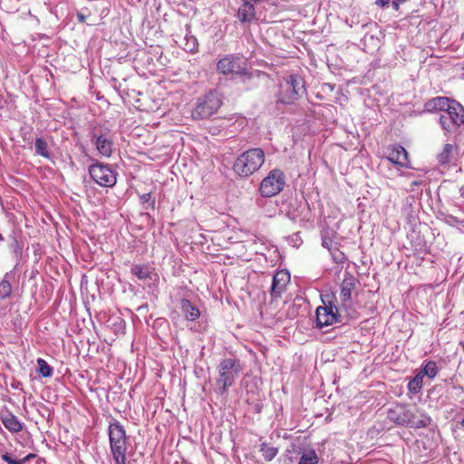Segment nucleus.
Returning a JSON list of instances; mask_svg holds the SVG:
<instances>
[{"mask_svg": "<svg viewBox=\"0 0 464 464\" xmlns=\"http://www.w3.org/2000/svg\"><path fill=\"white\" fill-rule=\"evenodd\" d=\"M387 160L402 168H409L408 152L400 144L391 145L387 149Z\"/></svg>", "mask_w": 464, "mask_h": 464, "instance_id": "14", "label": "nucleus"}, {"mask_svg": "<svg viewBox=\"0 0 464 464\" xmlns=\"http://www.w3.org/2000/svg\"><path fill=\"white\" fill-rule=\"evenodd\" d=\"M420 373L423 374V377L435 378L438 373L437 363L434 361L424 362Z\"/></svg>", "mask_w": 464, "mask_h": 464, "instance_id": "21", "label": "nucleus"}, {"mask_svg": "<svg viewBox=\"0 0 464 464\" xmlns=\"http://www.w3.org/2000/svg\"><path fill=\"white\" fill-rule=\"evenodd\" d=\"M110 449L115 464H126L127 435L120 421L113 420L108 428Z\"/></svg>", "mask_w": 464, "mask_h": 464, "instance_id": "3", "label": "nucleus"}, {"mask_svg": "<svg viewBox=\"0 0 464 464\" xmlns=\"http://www.w3.org/2000/svg\"><path fill=\"white\" fill-rule=\"evenodd\" d=\"M375 4L380 7H387L390 4V0H376Z\"/></svg>", "mask_w": 464, "mask_h": 464, "instance_id": "35", "label": "nucleus"}, {"mask_svg": "<svg viewBox=\"0 0 464 464\" xmlns=\"http://www.w3.org/2000/svg\"><path fill=\"white\" fill-rule=\"evenodd\" d=\"M265 162V153L260 148H253L241 153L236 160L233 169L240 177L246 178L257 171Z\"/></svg>", "mask_w": 464, "mask_h": 464, "instance_id": "4", "label": "nucleus"}, {"mask_svg": "<svg viewBox=\"0 0 464 464\" xmlns=\"http://www.w3.org/2000/svg\"><path fill=\"white\" fill-rule=\"evenodd\" d=\"M34 457L33 454H28L24 459H20V461H23V464H25L30 459Z\"/></svg>", "mask_w": 464, "mask_h": 464, "instance_id": "39", "label": "nucleus"}, {"mask_svg": "<svg viewBox=\"0 0 464 464\" xmlns=\"http://www.w3.org/2000/svg\"><path fill=\"white\" fill-rule=\"evenodd\" d=\"M37 365H38V372L43 377H51L53 373V369L51 367L47 362L42 358L37 359Z\"/></svg>", "mask_w": 464, "mask_h": 464, "instance_id": "27", "label": "nucleus"}, {"mask_svg": "<svg viewBox=\"0 0 464 464\" xmlns=\"http://www.w3.org/2000/svg\"><path fill=\"white\" fill-rule=\"evenodd\" d=\"M4 426L11 432H19L23 430L22 422L12 413H7L2 418Z\"/></svg>", "mask_w": 464, "mask_h": 464, "instance_id": "20", "label": "nucleus"}, {"mask_svg": "<svg viewBox=\"0 0 464 464\" xmlns=\"http://www.w3.org/2000/svg\"><path fill=\"white\" fill-rule=\"evenodd\" d=\"M140 198L143 204L150 203V206L151 207V208H154V204H155L154 200H152L150 202L151 193H144V194L140 195Z\"/></svg>", "mask_w": 464, "mask_h": 464, "instance_id": "32", "label": "nucleus"}, {"mask_svg": "<svg viewBox=\"0 0 464 464\" xmlns=\"http://www.w3.org/2000/svg\"><path fill=\"white\" fill-rule=\"evenodd\" d=\"M453 101L448 97L438 96L428 101L425 103V108L429 111H440L442 113L451 105Z\"/></svg>", "mask_w": 464, "mask_h": 464, "instance_id": "18", "label": "nucleus"}, {"mask_svg": "<svg viewBox=\"0 0 464 464\" xmlns=\"http://www.w3.org/2000/svg\"><path fill=\"white\" fill-rule=\"evenodd\" d=\"M423 383V374L418 373L416 374L408 383V389L409 391L413 393L417 394L420 392L422 388Z\"/></svg>", "mask_w": 464, "mask_h": 464, "instance_id": "24", "label": "nucleus"}, {"mask_svg": "<svg viewBox=\"0 0 464 464\" xmlns=\"http://www.w3.org/2000/svg\"><path fill=\"white\" fill-rule=\"evenodd\" d=\"M11 274L6 273L0 282V299H5L12 294V285L9 281Z\"/></svg>", "mask_w": 464, "mask_h": 464, "instance_id": "22", "label": "nucleus"}, {"mask_svg": "<svg viewBox=\"0 0 464 464\" xmlns=\"http://www.w3.org/2000/svg\"><path fill=\"white\" fill-rule=\"evenodd\" d=\"M222 104L220 95L216 91H210L198 98L197 105L192 111L195 120L207 119L215 114Z\"/></svg>", "mask_w": 464, "mask_h": 464, "instance_id": "8", "label": "nucleus"}, {"mask_svg": "<svg viewBox=\"0 0 464 464\" xmlns=\"http://www.w3.org/2000/svg\"><path fill=\"white\" fill-rule=\"evenodd\" d=\"M77 19L80 23H84L86 21V16L82 13H78Z\"/></svg>", "mask_w": 464, "mask_h": 464, "instance_id": "38", "label": "nucleus"}, {"mask_svg": "<svg viewBox=\"0 0 464 464\" xmlns=\"http://www.w3.org/2000/svg\"><path fill=\"white\" fill-rule=\"evenodd\" d=\"M89 174L101 187L111 188L117 182L116 171L108 164L96 161L89 166Z\"/></svg>", "mask_w": 464, "mask_h": 464, "instance_id": "11", "label": "nucleus"}, {"mask_svg": "<svg viewBox=\"0 0 464 464\" xmlns=\"http://www.w3.org/2000/svg\"><path fill=\"white\" fill-rule=\"evenodd\" d=\"M243 4L237 10V18L241 23H250L256 17L255 6L253 1H242Z\"/></svg>", "mask_w": 464, "mask_h": 464, "instance_id": "17", "label": "nucleus"}, {"mask_svg": "<svg viewBox=\"0 0 464 464\" xmlns=\"http://www.w3.org/2000/svg\"><path fill=\"white\" fill-rule=\"evenodd\" d=\"M322 245L323 246L326 247L329 251H332V249L334 247H335L334 246V242L333 240L330 238V237H324L323 239H322Z\"/></svg>", "mask_w": 464, "mask_h": 464, "instance_id": "33", "label": "nucleus"}, {"mask_svg": "<svg viewBox=\"0 0 464 464\" xmlns=\"http://www.w3.org/2000/svg\"><path fill=\"white\" fill-rule=\"evenodd\" d=\"M456 151H457L456 145L450 144V143H446L443 146L442 150L440 153H438V155H437L438 162L440 165H448L453 160Z\"/></svg>", "mask_w": 464, "mask_h": 464, "instance_id": "19", "label": "nucleus"}, {"mask_svg": "<svg viewBox=\"0 0 464 464\" xmlns=\"http://www.w3.org/2000/svg\"><path fill=\"white\" fill-rule=\"evenodd\" d=\"M90 140L97 151L103 157L110 158L112 154L113 133L103 123L92 124L89 131Z\"/></svg>", "mask_w": 464, "mask_h": 464, "instance_id": "6", "label": "nucleus"}, {"mask_svg": "<svg viewBox=\"0 0 464 464\" xmlns=\"http://www.w3.org/2000/svg\"><path fill=\"white\" fill-rule=\"evenodd\" d=\"M287 217L293 221H297L301 217V213L298 211V209L293 211L289 210L287 211Z\"/></svg>", "mask_w": 464, "mask_h": 464, "instance_id": "34", "label": "nucleus"}, {"mask_svg": "<svg viewBox=\"0 0 464 464\" xmlns=\"http://www.w3.org/2000/svg\"><path fill=\"white\" fill-rule=\"evenodd\" d=\"M4 240L2 235L0 234V241Z\"/></svg>", "mask_w": 464, "mask_h": 464, "instance_id": "44", "label": "nucleus"}, {"mask_svg": "<svg viewBox=\"0 0 464 464\" xmlns=\"http://www.w3.org/2000/svg\"><path fill=\"white\" fill-rule=\"evenodd\" d=\"M260 451L264 459L267 461L272 460L278 453L277 448L270 446L267 443L261 444Z\"/></svg>", "mask_w": 464, "mask_h": 464, "instance_id": "25", "label": "nucleus"}, {"mask_svg": "<svg viewBox=\"0 0 464 464\" xmlns=\"http://www.w3.org/2000/svg\"><path fill=\"white\" fill-rule=\"evenodd\" d=\"M1 459L7 464H23V461H20V459H13L9 453L3 454Z\"/></svg>", "mask_w": 464, "mask_h": 464, "instance_id": "31", "label": "nucleus"}, {"mask_svg": "<svg viewBox=\"0 0 464 464\" xmlns=\"http://www.w3.org/2000/svg\"><path fill=\"white\" fill-rule=\"evenodd\" d=\"M305 93L304 81L297 74L284 77L279 82L278 102L292 104Z\"/></svg>", "mask_w": 464, "mask_h": 464, "instance_id": "5", "label": "nucleus"}, {"mask_svg": "<svg viewBox=\"0 0 464 464\" xmlns=\"http://www.w3.org/2000/svg\"><path fill=\"white\" fill-rule=\"evenodd\" d=\"M389 418L399 425L413 429L428 427L431 419L415 405H400L389 412Z\"/></svg>", "mask_w": 464, "mask_h": 464, "instance_id": "1", "label": "nucleus"}, {"mask_svg": "<svg viewBox=\"0 0 464 464\" xmlns=\"http://www.w3.org/2000/svg\"><path fill=\"white\" fill-rule=\"evenodd\" d=\"M179 309L187 322H195L201 315L199 308L187 298L180 299Z\"/></svg>", "mask_w": 464, "mask_h": 464, "instance_id": "16", "label": "nucleus"}, {"mask_svg": "<svg viewBox=\"0 0 464 464\" xmlns=\"http://www.w3.org/2000/svg\"><path fill=\"white\" fill-rule=\"evenodd\" d=\"M218 376L217 378V392L220 395L227 392V390L233 386L242 371L241 363L238 359L228 357L220 361L218 367Z\"/></svg>", "mask_w": 464, "mask_h": 464, "instance_id": "2", "label": "nucleus"}, {"mask_svg": "<svg viewBox=\"0 0 464 464\" xmlns=\"http://www.w3.org/2000/svg\"><path fill=\"white\" fill-rule=\"evenodd\" d=\"M115 325H117L119 327V329L123 332V330L125 328V323L122 319L118 318V321L115 323Z\"/></svg>", "mask_w": 464, "mask_h": 464, "instance_id": "37", "label": "nucleus"}, {"mask_svg": "<svg viewBox=\"0 0 464 464\" xmlns=\"http://www.w3.org/2000/svg\"><path fill=\"white\" fill-rule=\"evenodd\" d=\"M34 147L36 154L46 159L51 158V153L48 150V144L44 139L37 138L34 141Z\"/></svg>", "mask_w": 464, "mask_h": 464, "instance_id": "23", "label": "nucleus"}, {"mask_svg": "<svg viewBox=\"0 0 464 464\" xmlns=\"http://www.w3.org/2000/svg\"><path fill=\"white\" fill-rule=\"evenodd\" d=\"M460 425L464 429V419L460 421Z\"/></svg>", "mask_w": 464, "mask_h": 464, "instance_id": "41", "label": "nucleus"}, {"mask_svg": "<svg viewBox=\"0 0 464 464\" xmlns=\"http://www.w3.org/2000/svg\"><path fill=\"white\" fill-rule=\"evenodd\" d=\"M360 285V281L351 272L343 273V280L340 284V302L341 308L348 309L352 307L353 293Z\"/></svg>", "mask_w": 464, "mask_h": 464, "instance_id": "13", "label": "nucleus"}, {"mask_svg": "<svg viewBox=\"0 0 464 464\" xmlns=\"http://www.w3.org/2000/svg\"><path fill=\"white\" fill-rule=\"evenodd\" d=\"M285 185V176L278 169H272L261 181L259 191L262 197L270 198L279 194Z\"/></svg>", "mask_w": 464, "mask_h": 464, "instance_id": "10", "label": "nucleus"}, {"mask_svg": "<svg viewBox=\"0 0 464 464\" xmlns=\"http://www.w3.org/2000/svg\"><path fill=\"white\" fill-rule=\"evenodd\" d=\"M330 254L332 256L333 261L336 264L341 265L347 260L346 256L336 247H334L332 251H330Z\"/></svg>", "mask_w": 464, "mask_h": 464, "instance_id": "29", "label": "nucleus"}, {"mask_svg": "<svg viewBox=\"0 0 464 464\" xmlns=\"http://www.w3.org/2000/svg\"><path fill=\"white\" fill-rule=\"evenodd\" d=\"M439 123L445 135L455 133L464 125V107L454 100L451 105L440 114Z\"/></svg>", "mask_w": 464, "mask_h": 464, "instance_id": "7", "label": "nucleus"}, {"mask_svg": "<svg viewBox=\"0 0 464 464\" xmlns=\"http://www.w3.org/2000/svg\"><path fill=\"white\" fill-rule=\"evenodd\" d=\"M328 297L329 296H326L325 298ZM323 303L324 305L317 307L315 313L316 325L320 329H322L324 326H329L337 322H340V308L335 304V303L330 299H323Z\"/></svg>", "mask_w": 464, "mask_h": 464, "instance_id": "12", "label": "nucleus"}, {"mask_svg": "<svg viewBox=\"0 0 464 464\" xmlns=\"http://www.w3.org/2000/svg\"><path fill=\"white\" fill-rule=\"evenodd\" d=\"M197 40L195 37H190L187 39V43L185 44V50L193 52L197 47Z\"/></svg>", "mask_w": 464, "mask_h": 464, "instance_id": "30", "label": "nucleus"}, {"mask_svg": "<svg viewBox=\"0 0 464 464\" xmlns=\"http://www.w3.org/2000/svg\"><path fill=\"white\" fill-rule=\"evenodd\" d=\"M318 457L314 450H305L303 452L298 464H316Z\"/></svg>", "mask_w": 464, "mask_h": 464, "instance_id": "28", "label": "nucleus"}, {"mask_svg": "<svg viewBox=\"0 0 464 464\" xmlns=\"http://www.w3.org/2000/svg\"><path fill=\"white\" fill-rule=\"evenodd\" d=\"M131 273L135 275L139 279H147L150 277V270L147 266L134 265L131 267Z\"/></svg>", "mask_w": 464, "mask_h": 464, "instance_id": "26", "label": "nucleus"}, {"mask_svg": "<svg viewBox=\"0 0 464 464\" xmlns=\"http://www.w3.org/2000/svg\"><path fill=\"white\" fill-rule=\"evenodd\" d=\"M306 206L307 205H304V206L300 205L299 207L302 208L303 209H304L306 208Z\"/></svg>", "mask_w": 464, "mask_h": 464, "instance_id": "43", "label": "nucleus"}, {"mask_svg": "<svg viewBox=\"0 0 464 464\" xmlns=\"http://www.w3.org/2000/svg\"><path fill=\"white\" fill-rule=\"evenodd\" d=\"M419 184H420V182H419V181H413V182H412V185H419Z\"/></svg>", "mask_w": 464, "mask_h": 464, "instance_id": "42", "label": "nucleus"}, {"mask_svg": "<svg viewBox=\"0 0 464 464\" xmlns=\"http://www.w3.org/2000/svg\"><path fill=\"white\" fill-rule=\"evenodd\" d=\"M290 281V275L286 270L277 271L274 276L271 285V296L273 298H277L281 296L282 293L285 291L286 285Z\"/></svg>", "mask_w": 464, "mask_h": 464, "instance_id": "15", "label": "nucleus"}, {"mask_svg": "<svg viewBox=\"0 0 464 464\" xmlns=\"http://www.w3.org/2000/svg\"><path fill=\"white\" fill-rule=\"evenodd\" d=\"M247 60L243 55L230 54L218 62L217 70L224 75L243 76L247 74Z\"/></svg>", "mask_w": 464, "mask_h": 464, "instance_id": "9", "label": "nucleus"}, {"mask_svg": "<svg viewBox=\"0 0 464 464\" xmlns=\"http://www.w3.org/2000/svg\"><path fill=\"white\" fill-rule=\"evenodd\" d=\"M449 218H450L451 221H453V222H457V221H458V220H457V218H454V217H450Z\"/></svg>", "mask_w": 464, "mask_h": 464, "instance_id": "40", "label": "nucleus"}, {"mask_svg": "<svg viewBox=\"0 0 464 464\" xmlns=\"http://www.w3.org/2000/svg\"><path fill=\"white\" fill-rule=\"evenodd\" d=\"M406 0H393L392 5L394 10H399L400 5L404 3Z\"/></svg>", "mask_w": 464, "mask_h": 464, "instance_id": "36", "label": "nucleus"}]
</instances>
